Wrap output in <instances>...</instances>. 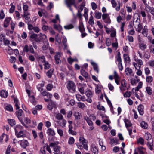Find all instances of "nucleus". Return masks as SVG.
Listing matches in <instances>:
<instances>
[{
  "mask_svg": "<svg viewBox=\"0 0 154 154\" xmlns=\"http://www.w3.org/2000/svg\"><path fill=\"white\" fill-rule=\"evenodd\" d=\"M140 48L142 50H145L146 48V45L143 43L141 44L139 46Z\"/></svg>",
  "mask_w": 154,
  "mask_h": 154,
  "instance_id": "3c124183",
  "label": "nucleus"
},
{
  "mask_svg": "<svg viewBox=\"0 0 154 154\" xmlns=\"http://www.w3.org/2000/svg\"><path fill=\"white\" fill-rule=\"evenodd\" d=\"M14 128L15 130V133L19 132V131L22 130L23 129V127L20 125H17L14 127Z\"/></svg>",
  "mask_w": 154,
  "mask_h": 154,
  "instance_id": "ddd939ff",
  "label": "nucleus"
},
{
  "mask_svg": "<svg viewBox=\"0 0 154 154\" xmlns=\"http://www.w3.org/2000/svg\"><path fill=\"white\" fill-rule=\"evenodd\" d=\"M91 64L93 66L94 70L96 71L97 73H98L99 72V70L97 65L94 62H91Z\"/></svg>",
  "mask_w": 154,
  "mask_h": 154,
  "instance_id": "dca6fc26",
  "label": "nucleus"
},
{
  "mask_svg": "<svg viewBox=\"0 0 154 154\" xmlns=\"http://www.w3.org/2000/svg\"><path fill=\"white\" fill-rule=\"evenodd\" d=\"M138 110L140 115H143L144 114V106L142 104H140L138 107Z\"/></svg>",
  "mask_w": 154,
  "mask_h": 154,
  "instance_id": "1a4fd4ad",
  "label": "nucleus"
},
{
  "mask_svg": "<svg viewBox=\"0 0 154 154\" xmlns=\"http://www.w3.org/2000/svg\"><path fill=\"white\" fill-rule=\"evenodd\" d=\"M146 91L147 94L149 95H151L152 94V91L151 88L150 87H146Z\"/></svg>",
  "mask_w": 154,
  "mask_h": 154,
  "instance_id": "c9c22d12",
  "label": "nucleus"
},
{
  "mask_svg": "<svg viewBox=\"0 0 154 154\" xmlns=\"http://www.w3.org/2000/svg\"><path fill=\"white\" fill-rule=\"evenodd\" d=\"M92 151L94 154H98V150L96 146L93 148Z\"/></svg>",
  "mask_w": 154,
  "mask_h": 154,
  "instance_id": "37998d69",
  "label": "nucleus"
},
{
  "mask_svg": "<svg viewBox=\"0 0 154 154\" xmlns=\"http://www.w3.org/2000/svg\"><path fill=\"white\" fill-rule=\"evenodd\" d=\"M47 41V39L46 36L45 34H43L41 33L38 34V36L35 40V42H44Z\"/></svg>",
  "mask_w": 154,
  "mask_h": 154,
  "instance_id": "f03ea898",
  "label": "nucleus"
},
{
  "mask_svg": "<svg viewBox=\"0 0 154 154\" xmlns=\"http://www.w3.org/2000/svg\"><path fill=\"white\" fill-rule=\"evenodd\" d=\"M60 147L59 146H54V150L55 152H60Z\"/></svg>",
  "mask_w": 154,
  "mask_h": 154,
  "instance_id": "5fc2aeb1",
  "label": "nucleus"
},
{
  "mask_svg": "<svg viewBox=\"0 0 154 154\" xmlns=\"http://www.w3.org/2000/svg\"><path fill=\"white\" fill-rule=\"evenodd\" d=\"M89 24L92 25L94 24V21L93 20V17L92 16H91L90 18L89 21H88Z\"/></svg>",
  "mask_w": 154,
  "mask_h": 154,
  "instance_id": "09e8293b",
  "label": "nucleus"
},
{
  "mask_svg": "<svg viewBox=\"0 0 154 154\" xmlns=\"http://www.w3.org/2000/svg\"><path fill=\"white\" fill-rule=\"evenodd\" d=\"M79 30L80 31L81 33L84 32L85 30V29L84 27L83 24L82 23L80 24L79 26Z\"/></svg>",
  "mask_w": 154,
  "mask_h": 154,
  "instance_id": "f704fd0d",
  "label": "nucleus"
},
{
  "mask_svg": "<svg viewBox=\"0 0 154 154\" xmlns=\"http://www.w3.org/2000/svg\"><path fill=\"white\" fill-rule=\"evenodd\" d=\"M85 94L88 98H91L92 97V94L91 91L90 90H88L85 92Z\"/></svg>",
  "mask_w": 154,
  "mask_h": 154,
  "instance_id": "c85d7f7f",
  "label": "nucleus"
},
{
  "mask_svg": "<svg viewBox=\"0 0 154 154\" xmlns=\"http://www.w3.org/2000/svg\"><path fill=\"white\" fill-rule=\"evenodd\" d=\"M74 116L75 119L77 120L80 119L82 117L81 113L79 112H75L74 114Z\"/></svg>",
  "mask_w": 154,
  "mask_h": 154,
  "instance_id": "393cba45",
  "label": "nucleus"
},
{
  "mask_svg": "<svg viewBox=\"0 0 154 154\" xmlns=\"http://www.w3.org/2000/svg\"><path fill=\"white\" fill-rule=\"evenodd\" d=\"M131 92L130 91H127L124 94L125 97H129L131 94Z\"/></svg>",
  "mask_w": 154,
  "mask_h": 154,
  "instance_id": "a18cd8bd",
  "label": "nucleus"
},
{
  "mask_svg": "<svg viewBox=\"0 0 154 154\" xmlns=\"http://www.w3.org/2000/svg\"><path fill=\"white\" fill-rule=\"evenodd\" d=\"M124 122L125 124V126L127 128L128 127H130L131 126L132 124L131 122L128 120L125 119L124 120Z\"/></svg>",
  "mask_w": 154,
  "mask_h": 154,
  "instance_id": "cd10ccee",
  "label": "nucleus"
},
{
  "mask_svg": "<svg viewBox=\"0 0 154 154\" xmlns=\"http://www.w3.org/2000/svg\"><path fill=\"white\" fill-rule=\"evenodd\" d=\"M68 132L70 134H71L73 135H76L77 134L76 132L75 131H73V129L69 130Z\"/></svg>",
  "mask_w": 154,
  "mask_h": 154,
  "instance_id": "8fccbe9b",
  "label": "nucleus"
},
{
  "mask_svg": "<svg viewBox=\"0 0 154 154\" xmlns=\"http://www.w3.org/2000/svg\"><path fill=\"white\" fill-rule=\"evenodd\" d=\"M57 123L59 124V125L62 127L63 128L65 126L66 124V121L65 119L63 120L62 122L60 121H57Z\"/></svg>",
  "mask_w": 154,
  "mask_h": 154,
  "instance_id": "f3484780",
  "label": "nucleus"
},
{
  "mask_svg": "<svg viewBox=\"0 0 154 154\" xmlns=\"http://www.w3.org/2000/svg\"><path fill=\"white\" fill-rule=\"evenodd\" d=\"M20 144L22 148L23 149H26L27 147L29 145V143L28 141L26 140H23L18 142Z\"/></svg>",
  "mask_w": 154,
  "mask_h": 154,
  "instance_id": "20e7f679",
  "label": "nucleus"
},
{
  "mask_svg": "<svg viewBox=\"0 0 154 154\" xmlns=\"http://www.w3.org/2000/svg\"><path fill=\"white\" fill-rule=\"evenodd\" d=\"M138 143L142 145L144 144V140L142 137H140L137 140Z\"/></svg>",
  "mask_w": 154,
  "mask_h": 154,
  "instance_id": "ea45409f",
  "label": "nucleus"
},
{
  "mask_svg": "<svg viewBox=\"0 0 154 154\" xmlns=\"http://www.w3.org/2000/svg\"><path fill=\"white\" fill-rule=\"evenodd\" d=\"M126 81L125 79H122L121 81V87H120V89L121 90H125V88L126 87Z\"/></svg>",
  "mask_w": 154,
  "mask_h": 154,
  "instance_id": "9b49d317",
  "label": "nucleus"
},
{
  "mask_svg": "<svg viewBox=\"0 0 154 154\" xmlns=\"http://www.w3.org/2000/svg\"><path fill=\"white\" fill-rule=\"evenodd\" d=\"M15 135L17 138L23 137L24 135V131H19V132L15 133Z\"/></svg>",
  "mask_w": 154,
  "mask_h": 154,
  "instance_id": "4468645a",
  "label": "nucleus"
},
{
  "mask_svg": "<svg viewBox=\"0 0 154 154\" xmlns=\"http://www.w3.org/2000/svg\"><path fill=\"white\" fill-rule=\"evenodd\" d=\"M102 19L104 20L108 17H109L108 15L107 14H103L102 15Z\"/></svg>",
  "mask_w": 154,
  "mask_h": 154,
  "instance_id": "e2e57ef3",
  "label": "nucleus"
},
{
  "mask_svg": "<svg viewBox=\"0 0 154 154\" xmlns=\"http://www.w3.org/2000/svg\"><path fill=\"white\" fill-rule=\"evenodd\" d=\"M64 27L66 30H69L74 28V26L72 24H70L65 26Z\"/></svg>",
  "mask_w": 154,
  "mask_h": 154,
  "instance_id": "bb28decb",
  "label": "nucleus"
},
{
  "mask_svg": "<svg viewBox=\"0 0 154 154\" xmlns=\"http://www.w3.org/2000/svg\"><path fill=\"white\" fill-rule=\"evenodd\" d=\"M137 25L138 28L136 29V31L139 32H140L141 29H142V26L141 25H140L139 23H137Z\"/></svg>",
  "mask_w": 154,
  "mask_h": 154,
  "instance_id": "bf43d9fd",
  "label": "nucleus"
},
{
  "mask_svg": "<svg viewBox=\"0 0 154 154\" xmlns=\"http://www.w3.org/2000/svg\"><path fill=\"white\" fill-rule=\"evenodd\" d=\"M92 8L93 10H95L97 7V5L94 2H92L91 3Z\"/></svg>",
  "mask_w": 154,
  "mask_h": 154,
  "instance_id": "0e129e2a",
  "label": "nucleus"
},
{
  "mask_svg": "<svg viewBox=\"0 0 154 154\" xmlns=\"http://www.w3.org/2000/svg\"><path fill=\"white\" fill-rule=\"evenodd\" d=\"M22 112L23 110L22 109H19L16 111V113L17 117L22 125L24 126L27 127V126H26V124L23 122L22 119L20 117L22 115Z\"/></svg>",
  "mask_w": 154,
  "mask_h": 154,
  "instance_id": "7ed1b4c3",
  "label": "nucleus"
},
{
  "mask_svg": "<svg viewBox=\"0 0 154 154\" xmlns=\"http://www.w3.org/2000/svg\"><path fill=\"white\" fill-rule=\"evenodd\" d=\"M14 101L15 103V106L16 107V109L17 110L19 109L20 107L18 104V100L16 98H14Z\"/></svg>",
  "mask_w": 154,
  "mask_h": 154,
  "instance_id": "a19ab883",
  "label": "nucleus"
},
{
  "mask_svg": "<svg viewBox=\"0 0 154 154\" xmlns=\"http://www.w3.org/2000/svg\"><path fill=\"white\" fill-rule=\"evenodd\" d=\"M44 63H45L44 64L45 69H49L50 67V64L47 61H45Z\"/></svg>",
  "mask_w": 154,
  "mask_h": 154,
  "instance_id": "c03bdc74",
  "label": "nucleus"
},
{
  "mask_svg": "<svg viewBox=\"0 0 154 154\" xmlns=\"http://www.w3.org/2000/svg\"><path fill=\"white\" fill-rule=\"evenodd\" d=\"M106 43L107 46H109L111 45V41L109 38H107L106 41Z\"/></svg>",
  "mask_w": 154,
  "mask_h": 154,
  "instance_id": "13d9d810",
  "label": "nucleus"
},
{
  "mask_svg": "<svg viewBox=\"0 0 154 154\" xmlns=\"http://www.w3.org/2000/svg\"><path fill=\"white\" fill-rule=\"evenodd\" d=\"M135 60L136 61V60ZM137 62V63L138 64L139 66V69L141 67V65L143 64V62L142 60L140 59H138L136 61Z\"/></svg>",
  "mask_w": 154,
  "mask_h": 154,
  "instance_id": "de8ad7c7",
  "label": "nucleus"
},
{
  "mask_svg": "<svg viewBox=\"0 0 154 154\" xmlns=\"http://www.w3.org/2000/svg\"><path fill=\"white\" fill-rule=\"evenodd\" d=\"M79 141L82 143L83 145V148L86 150H88L87 143L86 142V140L82 137H80L79 139Z\"/></svg>",
  "mask_w": 154,
  "mask_h": 154,
  "instance_id": "39448f33",
  "label": "nucleus"
},
{
  "mask_svg": "<svg viewBox=\"0 0 154 154\" xmlns=\"http://www.w3.org/2000/svg\"><path fill=\"white\" fill-rule=\"evenodd\" d=\"M53 72V69H51L49 70L47 72V75L49 78L51 77Z\"/></svg>",
  "mask_w": 154,
  "mask_h": 154,
  "instance_id": "72a5a7b5",
  "label": "nucleus"
},
{
  "mask_svg": "<svg viewBox=\"0 0 154 154\" xmlns=\"http://www.w3.org/2000/svg\"><path fill=\"white\" fill-rule=\"evenodd\" d=\"M146 8L148 9L150 11L151 14L154 16V8L151 7L147 5L146 6Z\"/></svg>",
  "mask_w": 154,
  "mask_h": 154,
  "instance_id": "6ab92c4d",
  "label": "nucleus"
},
{
  "mask_svg": "<svg viewBox=\"0 0 154 154\" xmlns=\"http://www.w3.org/2000/svg\"><path fill=\"white\" fill-rule=\"evenodd\" d=\"M147 146L151 150H152L153 147V141L147 142Z\"/></svg>",
  "mask_w": 154,
  "mask_h": 154,
  "instance_id": "5701e85b",
  "label": "nucleus"
},
{
  "mask_svg": "<svg viewBox=\"0 0 154 154\" xmlns=\"http://www.w3.org/2000/svg\"><path fill=\"white\" fill-rule=\"evenodd\" d=\"M125 72L126 74L128 75H131L133 72L132 70L129 67H127L125 69Z\"/></svg>",
  "mask_w": 154,
  "mask_h": 154,
  "instance_id": "a878e982",
  "label": "nucleus"
},
{
  "mask_svg": "<svg viewBox=\"0 0 154 154\" xmlns=\"http://www.w3.org/2000/svg\"><path fill=\"white\" fill-rule=\"evenodd\" d=\"M75 141V140L72 137H70L68 140V143L69 145H72L74 144Z\"/></svg>",
  "mask_w": 154,
  "mask_h": 154,
  "instance_id": "7c9ffc66",
  "label": "nucleus"
},
{
  "mask_svg": "<svg viewBox=\"0 0 154 154\" xmlns=\"http://www.w3.org/2000/svg\"><path fill=\"white\" fill-rule=\"evenodd\" d=\"M78 106L81 108H83L85 107V105L84 103L81 102L78 103Z\"/></svg>",
  "mask_w": 154,
  "mask_h": 154,
  "instance_id": "49530a36",
  "label": "nucleus"
},
{
  "mask_svg": "<svg viewBox=\"0 0 154 154\" xmlns=\"http://www.w3.org/2000/svg\"><path fill=\"white\" fill-rule=\"evenodd\" d=\"M66 87L69 92L74 93L76 91V86L72 81L68 80L67 82Z\"/></svg>",
  "mask_w": 154,
  "mask_h": 154,
  "instance_id": "f257e3e1",
  "label": "nucleus"
},
{
  "mask_svg": "<svg viewBox=\"0 0 154 154\" xmlns=\"http://www.w3.org/2000/svg\"><path fill=\"white\" fill-rule=\"evenodd\" d=\"M107 102L109 105V106L110 107V110L111 111H112L113 110V106L111 103V101L110 100H109L108 98L106 100Z\"/></svg>",
  "mask_w": 154,
  "mask_h": 154,
  "instance_id": "58836bf2",
  "label": "nucleus"
},
{
  "mask_svg": "<svg viewBox=\"0 0 154 154\" xmlns=\"http://www.w3.org/2000/svg\"><path fill=\"white\" fill-rule=\"evenodd\" d=\"M60 55L59 52L57 53L54 56V59L56 64H59L61 63V61L60 59Z\"/></svg>",
  "mask_w": 154,
  "mask_h": 154,
  "instance_id": "0eeeda50",
  "label": "nucleus"
},
{
  "mask_svg": "<svg viewBox=\"0 0 154 154\" xmlns=\"http://www.w3.org/2000/svg\"><path fill=\"white\" fill-rule=\"evenodd\" d=\"M8 120L9 124L11 126H13L16 125V122L14 119H8Z\"/></svg>",
  "mask_w": 154,
  "mask_h": 154,
  "instance_id": "b1692460",
  "label": "nucleus"
},
{
  "mask_svg": "<svg viewBox=\"0 0 154 154\" xmlns=\"http://www.w3.org/2000/svg\"><path fill=\"white\" fill-rule=\"evenodd\" d=\"M11 18L10 17L6 18L4 21V27L5 28L8 27L9 25L10 21L11 20Z\"/></svg>",
  "mask_w": 154,
  "mask_h": 154,
  "instance_id": "2eb2a0df",
  "label": "nucleus"
},
{
  "mask_svg": "<svg viewBox=\"0 0 154 154\" xmlns=\"http://www.w3.org/2000/svg\"><path fill=\"white\" fill-rule=\"evenodd\" d=\"M57 132L59 135L60 137H62L63 135V131L60 129L57 128Z\"/></svg>",
  "mask_w": 154,
  "mask_h": 154,
  "instance_id": "79ce46f5",
  "label": "nucleus"
},
{
  "mask_svg": "<svg viewBox=\"0 0 154 154\" xmlns=\"http://www.w3.org/2000/svg\"><path fill=\"white\" fill-rule=\"evenodd\" d=\"M53 86L51 84H48L47 86V89L48 91H50L52 88Z\"/></svg>",
  "mask_w": 154,
  "mask_h": 154,
  "instance_id": "6e6d98bb",
  "label": "nucleus"
},
{
  "mask_svg": "<svg viewBox=\"0 0 154 154\" xmlns=\"http://www.w3.org/2000/svg\"><path fill=\"white\" fill-rule=\"evenodd\" d=\"M111 3L113 7L115 8L116 7L117 5V3L115 0H111Z\"/></svg>",
  "mask_w": 154,
  "mask_h": 154,
  "instance_id": "774afa93",
  "label": "nucleus"
},
{
  "mask_svg": "<svg viewBox=\"0 0 154 154\" xmlns=\"http://www.w3.org/2000/svg\"><path fill=\"white\" fill-rule=\"evenodd\" d=\"M146 139L148 142L153 141L151 134L149 133H146L145 135Z\"/></svg>",
  "mask_w": 154,
  "mask_h": 154,
  "instance_id": "f8f14e48",
  "label": "nucleus"
},
{
  "mask_svg": "<svg viewBox=\"0 0 154 154\" xmlns=\"http://www.w3.org/2000/svg\"><path fill=\"white\" fill-rule=\"evenodd\" d=\"M56 118L58 120H63V116L60 113H58L56 116Z\"/></svg>",
  "mask_w": 154,
  "mask_h": 154,
  "instance_id": "2f4dec72",
  "label": "nucleus"
},
{
  "mask_svg": "<svg viewBox=\"0 0 154 154\" xmlns=\"http://www.w3.org/2000/svg\"><path fill=\"white\" fill-rule=\"evenodd\" d=\"M27 37V34L25 32H23L21 35V37L23 39H25Z\"/></svg>",
  "mask_w": 154,
  "mask_h": 154,
  "instance_id": "338daca9",
  "label": "nucleus"
},
{
  "mask_svg": "<svg viewBox=\"0 0 154 154\" xmlns=\"http://www.w3.org/2000/svg\"><path fill=\"white\" fill-rule=\"evenodd\" d=\"M23 9L24 11H26L28 9V6L26 4H25V3L23 4Z\"/></svg>",
  "mask_w": 154,
  "mask_h": 154,
  "instance_id": "052dcab7",
  "label": "nucleus"
},
{
  "mask_svg": "<svg viewBox=\"0 0 154 154\" xmlns=\"http://www.w3.org/2000/svg\"><path fill=\"white\" fill-rule=\"evenodd\" d=\"M133 65L134 66L135 68L138 70L136 72L137 74L139 76L141 75L142 73V71L140 70L137 69L136 68V65H137V64L134 63Z\"/></svg>",
  "mask_w": 154,
  "mask_h": 154,
  "instance_id": "473e14b6",
  "label": "nucleus"
},
{
  "mask_svg": "<svg viewBox=\"0 0 154 154\" xmlns=\"http://www.w3.org/2000/svg\"><path fill=\"white\" fill-rule=\"evenodd\" d=\"M102 15V14L100 12H96L95 13V16L96 18L99 19L101 18Z\"/></svg>",
  "mask_w": 154,
  "mask_h": 154,
  "instance_id": "4c0bfd02",
  "label": "nucleus"
},
{
  "mask_svg": "<svg viewBox=\"0 0 154 154\" xmlns=\"http://www.w3.org/2000/svg\"><path fill=\"white\" fill-rule=\"evenodd\" d=\"M81 68L80 72L82 75L85 78H88V73L83 69V67H82Z\"/></svg>",
  "mask_w": 154,
  "mask_h": 154,
  "instance_id": "aec40b11",
  "label": "nucleus"
},
{
  "mask_svg": "<svg viewBox=\"0 0 154 154\" xmlns=\"http://www.w3.org/2000/svg\"><path fill=\"white\" fill-rule=\"evenodd\" d=\"M123 57L124 60L126 62L129 63L130 62V59L128 54H123Z\"/></svg>",
  "mask_w": 154,
  "mask_h": 154,
  "instance_id": "4be33fe9",
  "label": "nucleus"
},
{
  "mask_svg": "<svg viewBox=\"0 0 154 154\" xmlns=\"http://www.w3.org/2000/svg\"><path fill=\"white\" fill-rule=\"evenodd\" d=\"M45 146L46 147V149L50 153H51V151L50 148V146H49L47 144H46Z\"/></svg>",
  "mask_w": 154,
  "mask_h": 154,
  "instance_id": "69168bd1",
  "label": "nucleus"
},
{
  "mask_svg": "<svg viewBox=\"0 0 154 154\" xmlns=\"http://www.w3.org/2000/svg\"><path fill=\"white\" fill-rule=\"evenodd\" d=\"M0 95L2 97L6 98L8 95V93L7 91L2 90L1 92Z\"/></svg>",
  "mask_w": 154,
  "mask_h": 154,
  "instance_id": "412c9836",
  "label": "nucleus"
},
{
  "mask_svg": "<svg viewBox=\"0 0 154 154\" xmlns=\"http://www.w3.org/2000/svg\"><path fill=\"white\" fill-rule=\"evenodd\" d=\"M38 36V34H35L34 33H32L29 36V40L31 42L33 41L32 39H34L35 41L36 39L37 38V37Z\"/></svg>",
  "mask_w": 154,
  "mask_h": 154,
  "instance_id": "a211bd4d",
  "label": "nucleus"
},
{
  "mask_svg": "<svg viewBox=\"0 0 154 154\" xmlns=\"http://www.w3.org/2000/svg\"><path fill=\"white\" fill-rule=\"evenodd\" d=\"M141 126L142 128L144 129H146L148 127V124L144 121H142L140 123Z\"/></svg>",
  "mask_w": 154,
  "mask_h": 154,
  "instance_id": "c756f323",
  "label": "nucleus"
},
{
  "mask_svg": "<svg viewBox=\"0 0 154 154\" xmlns=\"http://www.w3.org/2000/svg\"><path fill=\"white\" fill-rule=\"evenodd\" d=\"M65 3L67 7H69L71 11H72V10L71 8V6L74 4V1L73 0L70 1V3L69 2L68 0H65Z\"/></svg>",
  "mask_w": 154,
  "mask_h": 154,
  "instance_id": "6e6552de",
  "label": "nucleus"
},
{
  "mask_svg": "<svg viewBox=\"0 0 154 154\" xmlns=\"http://www.w3.org/2000/svg\"><path fill=\"white\" fill-rule=\"evenodd\" d=\"M147 30L146 29H145V28H144L143 30L142 33V34L144 35V36L145 37H146L147 36Z\"/></svg>",
  "mask_w": 154,
  "mask_h": 154,
  "instance_id": "4d7b16f0",
  "label": "nucleus"
},
{
  "mask_svg": "<svg viewBox=\"0 0 154 154\" xmlns=\"http://www.w3.org/2000/svg\"><path fill=\"white\" fill-rule=\"evenodd\" d=\"M47 134L50 137H52L55 134L54 131L51 128H49L47 131Z\"/></svg>",
  "mask_w": 154,
  "mask_h": 154,
  "instance_id": "9d476101",
  "label": "nucleus"
},
{
  "mask_svg": "<svg viewBox=\"0 0 154 154\" xmlns=\"http://www.w3.org/2000/svg\"><path fill=\"white\" fill-rule=\"evenodd\" d=\"M6 109L10 111H13V107L11 105H8L6 106Z\"/></svg>",
  "mask_w": 154,
  "mask_h": 154,
  "instance_id": "864d4df0",
  "label": "nucleus"
},
{
  "mask_svg": "<svg viewBox=\"0 0 154 154\" xmlns=\"http://www.w3.org/2000/svg\"><path fill=\"white\" fill-rule=\"evenodd\" d=\"M56 105L51 100H50V102L49 103L48 105L47 106V108L48 109L51 111L53 108L56 107Z\"/></svg>",
  "mask_w": 154,
  "mask_h": 154,
  "instance_id": "423d86ee",
  "label": "nucleus"
},
{
  "mask_svg": "<svg viewBox=\"0 0 154 154\" xmlns=\"http://www.w3.org/2000/svg\"><path fill=\"white\" fill-rule=\"evenodd\" d=\"M97 108L100 110H104L105 108L103 106H100V104H99L97 106Z\"/></svg>",
  "mask_w": 154,
  "mask_h": 154,
  "instance_id": "680f3d73",
  "label": "nucleus"
},
{
  "mask_svg": "<svg viewBox=\"0 0 154 154\" xmlns=\"http://www.w3.org/2000/svg\"><path fill=\"white\" fill-rule=\"evenodd\" d=\"M23 51L26 53H27L29 51V47L28 45H26L24 46Z\"/></svg>",
  "mask_w": 154,
  "mask_h": 154,
  "instance_id": "603ef678",
  "label": "nucleus"
},
{
  "mask_svg": "<svg viewBox=\"0 0 154 154\" xmlns=\"http://www.w3.org/2000/svg\"><path fill=\"white\" fill-rule=\"evenodd\" d=\"M153 78L151 76H148L146 77V81L148 83H151L153 81Z\"/></svg>",
  "mask_w": 154,
  "mask_h": 154,
  "instance_id": "e433bc0d",
  "label": "nucleus"
}]
</instances>
